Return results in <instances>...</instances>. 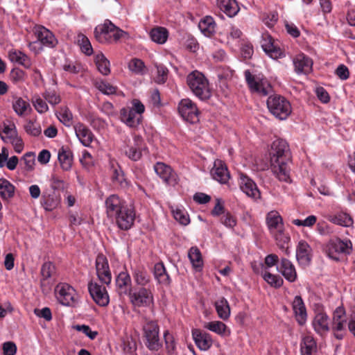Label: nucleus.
Wrapping results in <instances>:
<instances>
[{
    "label": "nucleus",
    "instance_id": "obj_49",
    "mask_svg": "<svg viewBox=\"0 0 355 355\" xmlns=\"http://www.w3.org/2000/svg\"><path fill=\"white\" fill-rule=\"evenodd\" d=\"M150 36L153 42L164 44L167 40L168 31L163 27L155 28L151 30Z\"/></svg>",
    "mask_w": 355,
    "mask_h": 355
},
{
    "label": "nucleus",
    "instance_id": "obj_18",
    "mask_svg": "<svg viewBox=\"0 0 355 355\" xmlns=\"http://www.w3.org/2000/svg\"><path fill=\"white\" fill-rule=\"evenodd\" d=\"M34 34L35 35L37 40L46 46L53 48L58 43V41L53 33L42 26H35L34 28Z\"/></svg>",
    "mask_w": 355,
    "mask_h": 355
},
{
    "label": "nucleus",
    "instance_id": "obj_6",
    "mask_svg": "<svg viewBox=\"0 0 355 355\" xmlns=\"http://www.w3.org/2000/svg\"><path fill=\"white\" fill-rule=\"evenodd\" d=\"M122 33L121 29L109 20H106L102 25L97 26L94 29V36L101 43L116 42L121 37Z\"/></svg>",
    "mask_w": 355,
    "mask_h": 355
},
{
    "label": "nucleus",
    "instance_id": "obj_60",
    "mask_svg": "<svg viewBox=\"0 0 355 355\" xmlns=\"http://www.w3.org/2000/svg\"><path fill=\"white\" fill-rule=\"evenodd\" d=\"M96 87L99 91L107 95L113 94L116 92V87L105 81L97 83Z\"/></svg>",
    "mask_w": 355,
    "mask_h": 355
},
{
    "label": "nucleus",
    "instance_id": "obj_9",
    "mask_svg": "<svg viewBox=\"0 0 355 355\" xmlns=\"http://www.w3.org/2000/svg\"><path fill=\"white\" fill-rule=\"evenodd\" d=\"M55 295L58 301L67 306H74L78 302L76 290L67 283H59L55 288Z\"/></svg>",
    "mask_w": 355,
    "mask_h": 355
},
{
    "label": "nucleus",
    "instance_id": "obj_24",
    "mask_svg": "<svg viewBox=\"0 0 355 355\" xmlns=\"http://www.w3.org/2000/svg\"><path fill=\"white\" fill-rule=\"evenodd\" d=\"M74 130L80 143L85 146H89L94 138V135L90 129L85 124L78 123L74 125Z\"/></svg>",
    "mask_w": 355,
    "mask_h": 355
},
{
    "label": "nucleus",
    "instance_id": "obj_17",
    "mask_svg": "<svg viewBox=\"0 0 355 355\" xmlns=\"http://www.w3.org/2000/svg\"><path fill=\"white\" fill-rule=\"evenodd\" d=\"M154 169L157 175L168 185H175L177 184V175L171 168V166L163 162H157L154 166Z\"/></svg>",
    "mask_w": 355,
    "mask_h": 355
},
{
    "label": "nucleus",
    "instance_id": "obj_25",
    "mask_svg": "<svg viewBox=\"0 0 355 355\" xmlns=\"http://www.w3.org/2000/svg\"><path fill=\"white\" fill-rule=\"evenodd\" d=\"M198 28L205 36L211 37L216 33L217 25L212 17L207 15L200 20Z\"/></svg>",
    "mask_w": 355,
    "mask_h": 355
},
{
    "label": "nucleus",
    "instance_id": "obj_43",
    "mask_svg": "<svg viewBox=\"0 0 355 355\" xmlns=\"http://www.w3.org/2000/svg\"><path fill=\"white\" fill-rule=\"evenodd\" d=\"M113 168V173L112 176V180L114 184H117L121 188H126L129 185L128 181L125 178V175L123 171L121 170L120 166L117 164V167L114 168L112 164Z\"/></svg>",
    "mask_w": 355,
    "mask_h": 355
},
{
    "label": "nucleus",
    "instance_id": "obj_7",
    "mask_svg": "<svg viewBox=\"0 0 355 355\" xmlns=\"http://www.w3.org/2000/svg\"><path fill=\"white\" fill-rule=\"evenodd\" d=\"M145 345L151 351H158L162 344L159 340V327L155 320H149L143 327Z\"/></svg>",
    "mask_w": 355,
    "mask_h": 355
},
{
    "label": "nucleus",
    "instance_id": "obj_55",
    "mask_svg": "<svg viewBox=\"0 0 355 355\" xmlns=\"http://www.w3.org/2000/svg\"><path fill=\"white\" fill-rule=\"evenodd\" d=\"M331 221L337 225L348 227L353 223L352 217L346 213H340L335 215Z\"/></svg>",
    "mask_w": 355,
    "mask_h": 355
},
{
    "label": "nucleus",
    "instance_id": "obj_39",
    "mask_svg": "<svg viewBox=\"0 0 355 355\" xmlns=\"http://www.w3.org/2000/svg\"><path fill=\"white\" fill-rule=\"evenodd\" d=\"M9 59L11 62H15L22 65L26 69H28L31 66V58L20 51H10L8 53Z\"/></svg>",
    "mask_w": 355,
    "mask_h": 355
},
{
    "label": "nucleus",
    "instance_id": "obj_47",
    "mask_svg": "<svg viewBox=\"0 0 355 355\" xmlns=\"http://www.w3.org/2000/svg\"><path fill=\"white\" fill-rule=\"evenodd\" d=\"M55 273V266L51 261L44 263L41 267L40 274L42 276L41 285H44V282L52 277Z\"/></svg>",
    "mask_w": 355,
    "mask_h": 355
},
{
    "label": "nucleus",
    "instance_id": "obj_34",
    "mask_svg": "<svg viewBox=\"0 0 355 355\" xmlns=\"http://www.w3.org/2000/svg\"><path fill=\"white\" fill-rule=\"evenodd\" d=\"M58 160L64 171H69L73 163V153L68 148L62 147L58 151Z\"/></svg>",
    "mask_w": 355,
    "mask_h": 355
},
{
    "label": "nucleus",
    "instance_id": "obj_31",
    "mask_svg": "<svg viewBox=\"0 0 355 355\" xmlns=\"http://www.w3.org/2000/svg\"><path fill=\"white\" fill-rule=\"evenodd\" d=\"M42 207L46 211L55 209L60 203V198L55 193H43L40 200Z\"/></svg>",
    "mask_w": 355,
    "mask_h": 355
},
{
    "label": "nucleus",
    "instance_id": "obj_56",
    "mask_svg": "<svg viewBox=\"0 0 355 355\" xmlns=\"http://www.w3.org/2000/svg\"><path fill=\"white\" fill-rule=\"evenodd\" d=\"M29 107V103L21 98H17L12 103L13 110L19 116L24 115Z\"/></svg>",
    "mask_w": 355,
    "mask_h": 355
},
{
    "label": "nucleus",
    "instance_id": "obj_63",
    "mask_svg": "<svg viewBox=\"0 0 355 355\" xmlns=\"http://www.w3.org/2000/svg\"><path fill=\"white\" fill-rule=\"evenodd\" d=\"M73 328L78 331L83 332L87 336H88L91 340H94L98 335V331H92L91 328L88 325L85 324H78L73 327Z\"/></svg>",
    "mask_w": 355,
    "mask_h": 355
},
{
    "label": "nucleus",
    "instance_id": "obj_50",
    "mask_svg": "<svg viewBox=\"0 0 355 355\" xmlns=\"http://www.w3.org/2000/svg\"><path fill=\"white\" fill-rule=\"evenodd\" d=\"M263 279L271 286L279 288L284 283L283 279L278 275H273L266 270L261 272Z\"/></svg>",
    "mask_w": 355,
    "mask_h": 355
},
{
    "label": "nucleus",
    "instance_id": "obj_59",
    "mask_svg": "<svg viewBox=\"0 0 355 355\" xmlns=\"http://www.w3.org/2000/svg\"><path fill=\"white\" fill-rule=\"evenodd\" d=\"M123 349L125 353L132 354L137 349V343L132 337H126L123 341Z\"/></svg>",
    "mask_w": 355,
    "mask_h": 355
},
{
    "label": "nucleus",
    "instance_id": "obj_30",
    "mask_svg": "<svg viewBox=\"0 0 355 355\" xmlns=\"http://www.w3.org/2000/svg\"><path fill=\"white\" fill-rule=\"evenodd\" d=\"M346 322L345 310L342 306H338L334 312L331 329L333 331H343L345 330Z\"/></svg>",
    "mask_w": 355,
    "mask_h": 355
},
{
    "label": "nucleus",
    "instance_id": "obj_46",
    "mask_svg": "<svg viewBox=\"0 0 355 355\" xmlns=\"http://www.w3.org/2000/svg\"><path fill=\"white\" fill-rule=\"evenodd\" d=\"M2 140L9 142L17 136L15 125L13 123H4L3 128L0 132Z\"/></svg>",
    "mask_w": 355,
    "mask_h": 355
},
{
    "label": "nucleus",
    "instance_id": "obj_32",
    "mask_svg": "<svg viewBox=\"0 0 355 355\" xmlns=\"http://www.w3.org/2000/svg\"><path fill=\"white\" fill-rule=\"evenodd\" d=\"M328 320V315L324 312H320L315 315L312 324L318 334L322 335L329 331Z\"/></svg>",
    "mask_w": 355,
    "mask_h": 355
},
{
    "label": "nucleus",
    "instance_id": "obj_64",
    "mask_svg": "<svg viewBox=\"0 0 355 355\" xmlns=\"http://www.w3.org/2000/svg\"><path fill=\"white\" fill-rule=\"evenodd\" d=\"M2 350L3 355H15L17 347L12 341H7L2 344Z\"/></svg>",
    "mask_w": 355,
    "mask_h": 355
},
{
    "label": "nucleus",
    "instance_id": "obj_26",
    "mask_svg": "<svg viewBox=\"0 0 355 355\" xmlns=\"http://www.w3.org/2000/svg\"><path fill=\"white\" fill-rule=\"evenodd\" d=\"M130 107H123L120 111V119L130 128L137 127L141 121V116L133 112Z\"/></svg>",
    "mask_w": 355,
    "mask_h": 355
},
{
    "label": "nucleus",
    "instance_id": "obj_62",
    "mask_svg": "<svg viewBox=\"0 0 355 355\" xmlns=\"http://www.w3.org/2000/svg\"><path fill=\"white\" fill-rule=\"evenodd\" d=\"M174 218L178 220L180 224L187 225L189 223L190 220L189 216L180 209H176L173 211Z\"/></svg>",
    "mask_w": 355,
    "mask_h": 355
},
{
    "label": "nucleus",
    "instance_id": "obj_48",
    "mask_svg": "<svg viewBox=\"0 0 355 355\" xmlns=\"http://www.w3.org/2000/svg\"><path fill=\"white\" fill-rule=\"evenodd\" d=\"M95 62L98 70L103 75L107 76L110 73V61L102 53H100L96 55Z\"/></svg>",
    "mask_w": 355,
    "mask_h": 355
},
{
    "label": "nucleus",
    "instance_id": "obj_1",
    "mask_svg": "<svg viewBox=\"0 0 355 355\" xmlns=\"http://www.w3.org/2000/svg\"><path fill=\"white\" fill-rule=\"evenodd\" d=\"M105 205L107 216L114 220L121 230L127 231L133 226L136 212L132 205L118 195L112 194L106 198Z\"/></svg>",
    "mask_w": 355,
    "mask_h": 355
},
{
    "label": "nucleus",
    "instance_id": "obj_58",
    "mask_svg": "<svg viewBox=\"0 0 355 355\" xmlns=\"http://www.w3.org/2000/svg\"><path fill=\"white\" fill-rule=\"evenodd\" d=\"M26 132L33 137L39 136L42 132V128L40 124L29 121L25 125Z\"/></svg>",
    "mask_w": 355,
    "mask_h": 355
},
{
    "label": "nucleus",
    "instance_id": "obj_19",
    "mask_svg": "<svg viewBox=\"0 0 355 355\" xmlns=\"http://www.w3.org/2000/svg\"><path fill=\"white\" fill-rule=\"evenodd\" d=\"M294 70L297 74H306L311 71L313 61L304 53L296 55L293 58Z\"/></svg>",
    "mask_w": 355,
    "mask_h": 355
},
{
    "label": "nucleus",
    "instance_id": "obj_35",
    "mask_svg": "<svg viewBox=\"0 0 355 355\" xmlns=\"http://www.w3.org/2000/svg\"><path fill=\"white\" fill-rule=\"evenodd\" d=\"M155 279L159 284L169 285L171 283V278L167 273L166 268L162 262L157 263L154 266L153 271Z\"/></svg>",
    "mask_w": 355,
    "mask_h": 355
},
{
    "label": "nucleus",
    "instance_id": "obj_10",
    "mask_svg": "<svg viewBox=\"0 0 355 355\" xmlns=\"http://www.w3.org/2000/svg\"><path fill=\"white\" fill-rule=\"evenodd\" d=\"M130 301L135 306L148 307L153 304V295L150 289L141 287L138 290L129 291Z\"/></svg>",
    "mask_w": 355,
    "mask_h": 355
},
{
    "label": "nucleus",
    "instance_id": "obj_23",
    "mask_svg": "<svg viewBox=\"0 0 355 355\" xmlns=\"http://www.w3.org/2000/svg\"><path fill=\"white\" fill-rule=\"evenodd\" d=\"M312 249L307 242L300 241L296 250V258L299 264L308 266L311 261Z\"/></svg>",
    "mask_w": 355,
    "mask_h": 355
},
{
    "label": "nucleus",
    "instance_id": "obj_36",
    "mask_svg": "<svg viewBox=\"0 0 355 355\" xmlns=\"http://www.w3.org/2000/svg\"><path fill=\"white\" fill-rule=\"evenodd\" d=\"M188 257L196 271L202 270L203 266V260L202 254L199 248L196 246L191 247L188 252Z\"/></svg>",
    "mask_w": 355,
    "mask_h": 355
},
{
    "label": "nucleus",
    "instance_id": "obj_3",
    "mask_svg": "<svg viewBox=\"0 0 355 355\" xmlns=\"http://www.w3.org/2000/svg\"><path fill=\"white\" fill-rule=\"evenodd\" d=\"M188 86L199 99L206 101L211 96V89L205 76L198 71L190 73L187 78Z\"/></svg>",
    "mask_w": 355,
    "mask_h": 355
},
{
    "label": "nucleus",
    "instance_id": "obj_16",
    "mask_svg": "<svg viewBox=\"0 0 355 355\" xmlns=\"http://www.w3.org/2000/svg\"><path fill=\"white\" fill-rule=\"evenodd\" d=\"M239 184L241 191L248 196L254 199L260 198L261 193L256 183L248 175L240 173Z\"/></svg>",
    "mask_w": 355,
    "mask_h": 355
},
{
    "label": "nucleus",
    "instance_id": "obj_38",
    "mask_svg": "<svg viewBox=\"0 0 355 355\" xmlns=\"http://www.w3.org/2000/svg\"><path fill=\"white\" fill-rule=\"evenodd\" d=\"M317 345L314 338L311 336H306L300 343L302 355H313L316 352Z\"/></svg>",
    "mask_w": 355,
    "mask_h": 355
},
{
    "label": "nucleus",
    "instance_id": "obj_52",
    "mask_svg": "<svg viewBox=\"0 0 355 355\" xmlns=\"http://www.w3.org/2000/svg\"><path fill=\"white\" fill-rule=\"evenodd\" d=\"M157 74L155 77V81L158 84H164L168 79V69L162 64H155Z\"/></svg>",
    "mask_w": 355,
    "mask_h": 355
},
{
    "label": "nucleus",
    "instance_id": "obj_53",
    "mask_svg": "<svg viewBox=\"0 0 355 355\" xmlns=\"http://www.w3.org/2000/svg\"><path fill=\"white\" fill-rule=\"evenodd\" d=\"M128 68L132 72L136 74L143 75L146 72L144 62L138 58L132 59L129 62Z\"/></svg>",
    "mask_w": 355,
    "mask_h": 355
},
{
    "label": "nucleus",
    "instance_id": "obj_40",
    "mask_svg": "<svg viewBox=\"0 0 355 355\" xmlns=\"http://www.w3.org/2000/svg\"><path fill=\"white\" fill-rule=\"evenodd\" d=\"M15 187L5 178H0V196L3 200H8L15 195Z\"/></svg>",
    "mask_w": 355,
    "mask_h": 355
},
{
    "label": "nucleus",
    "instance_id": "obj_13",
    "mask_svg": "<svg viewBox=\"0 0 355 355\" xmlns=\"http://www.w3.org/2000/svg\"><path fill=\"white\" fill-rule=\"evenodd\" d=\"M146 149V144L143 138L139 135H135L132 142H129L124 146L125 155L132 161L137 162L142 157V152Z\"/></svg>",
    "mask_w": 355,
    "mask_h": 355
},
{
    "label": "nucleus",
    "instance_id": "obj_12",
    "mask_svg": "<svg viewBox=\"0 0 355 355\" xmlns=\"http://www.w3.org/2000/svg\"><path fill=\"white\" fill-rule=\"evenodd\" d=\"M95 267L98 280L102 284L109 286L112 282V273L108 259L103 254L99 253L96 256Z\"/></svg>",
    "mask_w": 355,
    "mask_h": 355
},
{
    "label": "nucleus",
    "instance_id": "obj_54",
    "mask_svg": "<svg viewBox=\"0 0 355 355\" xmlns=\"http://www.w3.org/2000/svg\"><path fill=\"white\" fill-rule=\"evenodd\" d=\"M78 43L80 47L82 52L87 55H90L93 53V49L89 39L83 34L78 35Z\"/></svg>",
    "mask_w": 355,
    "mask_h": 355
},
{
    "label": "nucleus",
    "instance_id": "obj_51",
    "mask_svg": "<svg viewBox=\"0 0 355 355\" xmlns=\"http://www.w3.org/2000/svg\"><path fill=\"white\" fill-rule=\"evenodd\" d=\"M57 116L64 125L70 126L72 124L73 114L68 107H60L57 113Z\"/></svg>",
    "mask_w": 355,
    "mask_h": 355
},
{
    "label": "nucleus",
    "instance_id": "obj_57",
    "mask_svg": "<svg viewBox=\"0 0 355 355\" xmlns=\"http://www.w3.org/2000/svg\"><path fill=\"white\" fill-rule=\"evenodd\" d=\"M220 221L227 228H234L236 225V217L228 211L220 216Z\"/></svg>",
    "mask_w": 355,
    "mask_h": 355
},
{
    "label": "nucleus",
    "instance_id": "obj_20",
    "mask_svg": "<svg viewBox=\"0 0 355 355\" xmlns=\"http://www.w3.org/2000/svg\"><path fill=\"white\" fill-rule=\"evenodd\" d=\"M295 320L299 325H304L307 320V313L304 302L300 295H296L292 303Z\"/></svg>",
    "mask_w": 355,
    "mask_h": 355
},
{
    "label": "nucleus",
    "instance_id": "obj_44",
    "mask_svg": "<svg viewBox=\"0 0 355 355\" xmlns=\"http://www.w3.org/2000/svg\"><path fill=\"white\" fill-rule=\"evenodd\" d=\"M165 347L168 355H177V342L168 330L164 332Z\"/></svg>",
    "mask_w": 355,
    "mask_h": 355
},
{
    "label": "nucleus",
    "instance_id": "obj_22",
    "mask_svg": "<svg viewBox=\"0 0 355 355\" xmlns=\"http://www.w3.org/2000/svg\"><path fill=\"white\" fill-rule=\"evenodd\" d=\"M211 175L213 179L221 184L227 183L230 177L227 166L220 160H216L214 162V167L211 170Z\"/></svg>",
    "mask_w": 355,
    "mask_h": 355
},
{
    "label": "nucleus",
    "instance_id": "obj_21",
    "mask_svg": "<svg viewBox=\"0 0 355 355\" xmlns=\"http://www.w3.org/2000/svg\"><path fill=\"white\" fill-rule=\"evenodd\" d=\"M192 336L196 346L202 351L208 350L212 345L211 336L208 333L194 329L192 330Z\"/></svg>",
    "mask_w": 355,
    "mask_h": 355
},
{
    "label": "nucleus",
    "instance_id": "obj_29",
    "mask_svg": "<svg viewBox=\"0 0 355 355\" xmlns=\"http://www.w3.org/2000/svg\"><path fill=\"white\" fill-rule=\"evenodd\" d=\"M218 8L228 17H234L240 8L236 0H216Z\"/></svg>",
    "mask_w": 355,
    "mask_h": 355
},
{
    "label": "nucleus",
    "instance_id": "obj_5",
    "mask_svg": "<svg viewBox=\"0 0 355 355\" xmlns=\"http://www.w3.org/2000/svg\"><path fill=\"white\" fill-rule=\"evenodd\" d=\"M267 107L270 112L280 120L287 119L292 110L290 102L278 94L271 95L268 98Z\"/></svg>",
    "mask_w": 355,
    "mask_h": 355
},
{
    "label": "nucleus",
    "instance_id": "obj_4",
    "mask_svg": "<svg viewBox=\"0 0 355 355\" xmlns=\"http://www.w3.org/2000/svg\"><path fill=\"white\" fill-rule=\"evenodd\" d=\"M352 252V243L348 239L335 237L329 241L325 247L327 255L331 259L339 261L343 256L349 255Z\"/></svg>",
    "mask_w": 355,
    "mask_h": 355
},
{
    "label": "nucleus",
    "instance_id": "obj_61",
    "mask_svg": "<svg viewBox=\"0 0 355 355\" xmlns=\"http://www.w3.org/2000/svg\"><path fill=\"white\" fill-rule=\"evenodd\" d=\"M33 104L35 109L40 113H44L48 111L49 107L46 101L40 96H35L33 99Z\"/></svg>",
    "mask_w": 355,
    "mask_h": 355
},
{
    "label": "nucleus",
    "instance_id": "obj_27",
    "mask_svg": "<svg viewBox=\"0 0 355 355\" xmlns=\"http://www.w3.org/2000/svg\"><path fill=\"white\" fill-rule=\"evenodd\" d=\"M266 224L271 234L284 229L282 217L277 211H271L268 213L266 216Z\"/></svg>",
    "mask_w": 355,
    "mask_h": 355
},
{
    "label": "nucleus",
    "instance_id": "obj_14",
    "mask_svg": "<svg viewBox=\"0 0 355 355\" xmlns=\"http://www.w3.org/2000/svg\"><path fill=\"white\" fill-rule=\"evenodd\" d=\"M89 293L94 301L101 306H105L109 304L110 298L105 286L91 280L88 283Z\"/></svg>",
    "mask_w": 355,
    "mask_h": 355
},
{
    "label": "nucleus",
    "instance_id": "obj_42",
    "mask_svg": "<svg viewBox=\"0 0 355 355\" xmlns=\"http://www.w3.org/2000/svg\"><path fill=\"white\" fill-rule=\"evenodd\" d=\"M216 312L220 318L225 320L229 318L230 315V308L227 300L225 297H221L214 304Z\"/></svg>",
    "mask_w": 355,
    "mask_h": 355
},
{
    "label": "nucleus",
    "instance_id": "obj_15",
    "mask_svg": "<svg viewBox=\"0 0 355 355\" xmlns=\"http://www.w3.org/2000/svg\"><path fill=\"white\" fill-rule=\"evenodd\" d=\"M261 44L266 53L272 59L284 55L282 49L275 44L274 39L268 33L262 34Z\"/></svg>",
    "mask_w": 355,
    "mask_h": 355
},
{
    "label": "nucleus",
    "instance_id": "obj_45",
    "mask_svg": "<svg viewBox=\"0 0 355 355\" xmlns=\"http://www.w3.org/2000/svg\"><path fill=\"white\" fill-rule=\"evenodd\" d=\"M133 277L137 284L144 287L150 281V276L143 268H137L133 272Z\"/></svg>",
    "mask_w": 355,
    "mask_h": 355
},
{
    "label": "nucleus",
    "instance_id": "obj_41",
    "mask_svg": "<svg viewBox=\"0 0 355 355\" xmlns=\"http://www.w3.org/2000/svg\"><path fill=\"white\" fill-rule=\"evenodd\" d=\"M204 327L221 336L230 335V330L220 321H212L205 323Z\"/></svg>",
    "mask_w": 355,
    "mask_h": 355
},
{
    "label": "nucleus",
    "instance_id": "obj_11",
    "mask_svg": "<svg viewBox=\"0 0 355 355\" xmlns=\"http://www.w3.org/2000/svg\"><path fill=\"white\" fill-rule=\"evenodd\" d=\"M178 112L182 119L191 123H195L199 121L200 111L189 98L182 99L178 104Z\"/></svg>",
    "mask_w": 355,
    "mask_h": 355
},
{
    "label": "nucleus",
    "instance_id": "obj_37",
    "mask_svg": "<svg viewBox=\"0 0 355 355\" xmlns=\"http://www.w3.org/2000/svg\"><path fill=\"white\" fill-rule=\"evenodd\" d=\"M272 234L278 247L284 250L285 253L288 255L290 252L288 250V243L290 242L291 238L288 234L285 233L284 229L273 232Z\"/></svg>",
    "mask_w": 355,
    "mask_h": 355
},
{
    "label": "nucleus",
    "instance_id": "obj_28",
    "mask_svg": "<svg viewBox=\"0 0 355 355\" xmlns=\"http://www.w3.org/2000/svg\"><path fill=\"white\" fill-rule=\"evenodd\" d=\"M279 271L289 282H294L297 279V275L294 265L286 258L281 259Z\"/></svg>",
    "mask_w": 355,
    "mask_h": 355
},
{
    "label": "nucleus",
    "instance_id": "obj_8",
    "mask_svg": "<svg viewBox=\"0 0 355 355\" xmlns=\"http://www.w3.org/2000/svg\"><path fill=\"white\" fill-rule=\"evenodd\" d=\"M244 76L247 85L251 92L263 96H267L272 92V86L266 78L254 76L251 73L250 70H245Z\"/></svg>",
    "mask_w": 355,
    "mask_h": 355
},
{
    "label": "nucleus",
    "instance_id": "obj_2",
    "mask_svg": "<svg viewBox=\"0 0 355 355\" xmlns=\"http://www.w3.org/2000/svg\"><path fill=\"white\" fill-rule=\"evenodd\" d=\"M270 157L271 169L276 178L279 181L291 182V153L287 141L282 139L275 140L271 145Z\"/></svg>",
    "mask_w": 355,
    "mask_h": 355
},
{
    "label": "nucleus",
    "instance_id": "obj_33",
    "mask_svg": "<svg viewBox=\"0 0 355 355\" xmlns=\"http://www.w3.org/2000/svg\"><path fill=\"white\" fill-rule=\"evenodd\" d=\"M116 284L121 294L128 295L131 288V278L127 272H121L116 279Z\"/></svg>",
    "mask_w": 355,
    "mask_h": 355
}]
</instances>
